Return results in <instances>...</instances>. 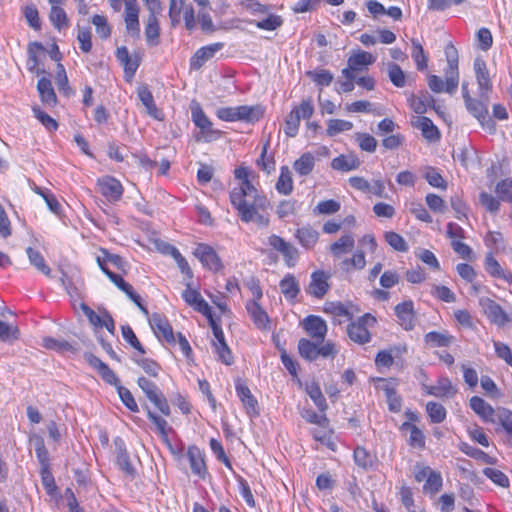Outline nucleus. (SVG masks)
<instances>
[{
  "mask_svg": "<svg viewBox=\"0 0 512 512\" xmlns=\"http://www.w3.org/2000/svg\"><path fill=\"white\" fill-rule=\"evenodd\" d=\"M246 189L233 188L229 198L231 205L237 211L240 219L245 222H255L259 226H267L269 217L267 210L270 202L255 186L245 184Z\"/></svg>",
  "mask_w": 512,
  "mask_h": 512,
  "instance_id": "obj_1",
  "label": "nucleus"
},
{
  "mask_svg": "<svg viewBox=\"0 0 512 512\" xmlns=\"http://www.w3.org/2000/svg\"><path fill=\"white\" fill-rule=\"evenodd\" d=\"M169 17L171 25L175 27L184 20L188 30H193L196 26L195 12L193 5L186 0H170Z\"/></svg>",
  "mask_w": 512,
  "mask_h": 512,
  "instance_id": "obj_2",
  "label": "nucleus"
},
{
  "mask_svg": "<svg viewBox=\"0 0 512 512\" xmlns=\"http://www.w3.org/2000/svg\"><path fill=\"white\" fill-rule=\"evenodd\" d=\"M445 55L447 59V67L444 70L445 92L452 95L456 92L459 84V58L457 49L452 44H448L445 48Z\"/></svg>",
  "mask_w": 512,
  "mask_h": 512,
  "instance_id": "obj_3",
  "label": "nucleus"
},
{
  "mask_svg": "<svg viewBox=\"0 0 512 512\" xmlns=\"http://www.w3.org/2000/svg\"><path fill=\"white\" fill-rule=\"evenodd\" d=\"M489 95L487 99L482 98H471L465 102L466 109L480 122L483 128H487L490 131L495 130V123L489 117L488 113Z\"/></svg>",
  "mask_w": 512,
  "mask_h": 512,
  "instance_id": "obj_4",
  "label": "nucleus"
},
{
  "mask_svg": "<svg viewBox=\"0 0 512 512\" xmlns=\"http://www.w3.org/2000/svg\"><path fill=\"white\" fill-rule=\"evenodd\" d=\"M375 322V317L370 314H365L357 322H353L348 325L347 333L349 338L358 344L368 343L371 339V335L366 325L369 323L374 324Z\"/></svg>",
  "mask_w": 512,
  "mask_h": 512,
  "instance_id": "obj_5",
  "label": "nucleus"
},
{
  "mask_svg": "<svg viewBox=\"0 0 512 512\" xmlns=\"http://www.w3.org/2000/svg\"><path fill=\"white\" fill-rule=\"evenodd\" d=\"M473 68L479 89L478 97L487 99V96L490 95L492 91V82L486 62L482 58L478 57L474 60Z\"/></svg>",
  "mask_w": 512,
  "mask_h": 512,
  "instance_id": "obj_6",
  "label": "nucleus"
},
{
  "mask_svg": "<svg viewBox=\"0 0 512 512\" xmlns=\"http://www.w3.org/2000/svg\"><path fill=\"white\" fill-rule=\"evenodd\" d=\"M194 255L211 271L218 272L223 268L222 261L213 247L208 244H198Z\"/></svg>",
  "mask_w": 512,
  "mask_h": 512,
  "instance_id": "obj_7",
  "label": "nucleus"
},
{
  "mask_svg": "<svg viewBox=\"0 0 512 512\" xmlns=\"http://www.w3.org/2000/svg\"><path fill=\"white\" fill-rule=\"evenodd\" d=\"M375 62L372 54L366 51H359L348 58V67L342 70V75L345 78L355 79V72L362 71L363 67L371 65Z\"/></svg>",
  "mask_w": 512,
  "mask_h": 512,
  "instance_id": "obj_8",
  "label": "nucleus"
},
{
  "mask_svg": "<svg viewBox=\"0 0 512 512\" xmlns=\"http://www.w3.org/2000/svg\"><path fill=\"white\" fill-rule=\"evenodd\" d=\"M268 244L283 255L288 267H293L295 265L299 254L297 248H295L290 242H287L282 237L273 234L268 238Z\"/></svg>",
  "mask_w": 512,
  "mask_h": 512,
  "instance_id": "obj_9",
  "label": "nucleus"
},
{
  "mask_svg": "<svg viewBox=\"0 0 512 512\" xmlns=\"http://www.w3.org/2000/svg\"><path fill=\"white\" fill-rule=\"evenodd\" d=\"M480 305L487 318L498 326H504L512 320L502 307L490 298H481Z\"/></svg>",
  "mask_w": 512,
  "mask_h": 512,
  "instance_id": "obj_10",
  "label": "nucleus"
},
{
  "mask_svg": "<svg viewBox=\"0 0 512 512\" xmlns=\"http://www.w3.org/2000/svg\"><path fill=\"white\" fill-rule=\"evenodd\" d=\"M149 323L159 339H164L169 344L175 343L173 329L165 316L159 313H153L149 317Z\"/></svg>",
  "mask_w": 512,
  "mask_h": 512,
  "instance_id": "obj_11",
  "label": "nucleus"
},
{
  "mask_svg": "<svg viewBox=\"0 0 512 512\" xmlns=\"http://www.w3.org/2000/svg\"><path fill=\"white\" fill-rule=\"evenodd\" d=\"M395 315L398 318V323L406 331H411L415 327L416 314L414 311V303L412 300H407L395 306Z\"/></svg>",
  "mask_w": 512,
  "mask_h": 512,
  "instance_id": "obj_12",
  "label": "nucleus"
},
{
  "mask_svg": "<svg viewBox=\"0 0 512 512\" xmlns=\"http://www.w3.org/2000/svg\"><path fill=\"white\" fill-rule=\"evenodd\" d=\"M308 335L317 342H323L327 333V324L319 316L309 315L302 322Z\"/></svg>",
  "mask_w": 512,
  "mask_h": 512,
  "instance_id": "obj_13",
  "label": "nucleus"
},
{
  "mask_svg": "<svg viewBox=\"0 0 512 512\" xmlns=\"http://www.w3.org/2000/svg\"><path fill=\"white\" fill-rule=\"evenodd\" d=\"M328 279L329 275L324 271L313 272L306 292L315 298H323L330 288Z\"/></svg>",
  "mask_w": 512,
  "mask_h": 512,
  "instance_id": "obj_14",
  "label": "nucleus"
},
{
  "mask_svg": "<svg viewBox=\"0 0 512 512\" xmlns=\"http://www.w3.org/2000/svg\"><path fill=\"white\" fill-rule=\"evenodd\" d=\"M100 193L109 201L116 202L120 200L123 193L121 183L113 177H103L98 180Z\"/></svg>",
  "mask_w": 512,
  "mask_h": 512,
  "instance_id": "obj_15",
  "label": "nucleus"
},
{
  "mask_svg": "<svg viewBox=\"0 0 512 512\" xmlns=\"http://www.w3.org/2000/svg\"><path fill=\"white\" fill-rule=\"evenodd\" d=\"M470 407L484 422L493 424L497 423L498 409L495 410L481 397H471Z\"/></svg>",
  "mask_w": 512,
  "mask_h": 512,
  "instance_id": "obj_16",
  "label": "nucleus"
},
{
  "mask_svg": "<svg viewBox=\"0 0 512 512\" xmlns=\"http://www.w3.org/2000/svg\"><path fill=\"white\" fill-rule=\"evenodd\" d=\"M182 297L185 302L188 305L193 306L196 311L200 312L207 318H211V307L197 290L190 287V284H187V288L183 291Z\"/></svg>",
  "mask_w": 512,
  "mask_h": 512,
  "instance_id": "obj_17",
  "label": "nucleus"
},
{
  "mask_svg": "<svg viewBox=\"0 0 512 512\" xmlns=\"http://www.w3.org/2000/svg\"><path fill=\"white\" fill-rule=\"evenodd\" d=\"M223 43H213L198 49L190 60V68L199 70L208 60H210L219 50L223 48Z\"/></svg>",
  "mask_w": 512,
  "mask_h": 512,
  "instance_id": "obj_18",
  "label": "nucleus"
},
{
  "mask_svg": "<svg viewBox=\"0 0 512 512\" xmlns=\"http://www.w3.org/2000/svg\"><path fill=\"white\" fill-rule=\"evenodd\" d=\"M114 444L116 449V462L118 467L125 473L126 476L134 478L136 470L130 462V458L125 448L124 441L121 438L117 437L114 440Z\"/></svg>",
  "mask_w": 512,
  "mask_h": 512,
  "instance_id": "obj_19",
  "label": "nucleus"
},
{
  "mask_svg": "<svg viewBox=\"0 0 512 512\" xmlns=\"http://www.w3.org/2000/svg\"><path fill=\"white\" fill-rule=\"evenodd\" d=\"M424 389L428 395H432L439 398H450L457 393L456 387L447 377L439 378L436 384L431 386H424Z\"/></svg>",
  "mask_w": 512,
  "mask_h": 512,
  "instance_id": "obj_20",
  "label": "nucleus"
},
{
  "mask_svg": "<svg viewBox=\"0 0 512 512\" xmlns=\"http://www.w3.org/2000/svg\"><path fill=\"white\" fill-rule=\"evenodd\" d=\"M236 392L241 402L243 403L247 414L250 416L258 415V402L252 395L250 389L244 383L238 381L236 383Z\"/></svg>",
  "mask_w": 512,
  "mask_h": 512,
  "instance_id": "obj_21",
  "label": "nucleus"
},
{
  "mask_svg": "<svg viewBox=\"0 0 512 512\" xmlns=\"http://www.w3.org/2000/svg\"><path fill=\"white\" fill-rule=\"evenodd\" d=\"M187 457L192 473L204 479L207 474V468L200 449L196 446H190L187 451Z\"/></svg>",
  "mask_w": 512,
  "mask_h": 512,
  "instance_id": "obj_22",
  "label": "nucleus"
},
{
  "mask_svg": "<svg viewBox=\"0 0 512 512\" xmlns=\"http://www.w3.org/2000/svg\"><path fill=\"white\" fill-rule=\"evenodd\" d=\"M246 309L251 317L253 323L259 329H267L269 327L270 319L266 311L255 300H250L246 304Z\"/></svg>",
  "mask_w": 512,
  "mask_h": 512,
  "instance_id": "obj_23",
  "label": "nucleus"
},
{
  "mask_svg": "<svg viewBox=\"0 0 512 512\" xmlns=\"http://www.w3.org/2000/svg\"><path fill=\"white\" fill-rule=\"evenodd\" d=\"M137 94L140 101L145 106L147 114L153 117L154 119L161 120L162 113L157 108L154 102V97L149 88L146 85H141L137 89Z\"/></svg>",
  "mask_w": 512,
  "mask_h": 512,
  "instance_id": "obj_24",
  "label": "nucleus"
},
{
  "mask_svg": "<svg viewBox=\"0 0 512 512\" xmlns=\"http://www.w3.org/2000/svg\"><path fill=\"white\" fill-rule=\"evenodd\" d=\"M116 58L124 66L125 74L130 77L134 76L140 64L139 58L137 56L132 57L125 46L117 48Z\"/></svg>",
  "mask_w": 512,
  "mask_h": 512,
  "instance_id": "obj_25",
  "label": "nucleus"
},
{
  "mask_svg": "<svg viewBox=\"0 0 512 512\" xmlns=\"http://www.w3.org/2000/svg\"><path fill=\"white\" fill-rule=\"evenodd\" d=\"M454 341V336L449 334L447 331H431L424 336V342L430 348L449 347Z\"/></svg>",
  "mask_w": 512,
  "mask_h": 512,
  "instance_id": "obj_26",
  "label": "nucleus"
},
{
  "mask_svg": "<svg viewBox=\"0 0 512 512\" xmlns=\"http://www.w3.org/2000/svg\"><path fill=\"white\" fill-rule=\"evenodd\" d=\"M37 90L39 92L41 101L48 106H55L57 103V96L52 87L50 79L42 77L37 83Z\"/></svg>",
  "mask_w": 512,
  "mask_h": 512,
  "instance_id": "obj_27",
  "label": "nucleus"
},
{
  "mask_svg": "<svg viewBox=\"0 0 512 512\" xmlns=\"http://www.w3.org/2000/svg\"><path fill=\"white\" fill-rule=\"evenodd\" d=\"M355 246V239L352 234L342 235L337 241L330 245V252L335 258L352 251Z\"/></svg>",
  "mask_w": 512,
  "mask_h": 512,
  "instance_id": "obj_28",
  "label": "nucleus"
},
{
  "mask_svg": "<svg viewBox=\"0 0 512 512\" xmlns=\"http://www.w3.org/2000/svg\"><path fill=\"white\" fill-rule=\"evenodd\" d=\"M361 162L354 154L340 155L331 161V167L338 171H351L358 169Z\"/></svg>",
  "mask_w": 512,
  "mask_h": 512,
  "instance_id": "obj_29",
  "label": "nucleus"
},
{
  "mask_svg": "<svg viewBox=\"0 0 512 512\" xmlns=\"http://www.w3.org/2000/svg\"><path fill=\"white\" fill-rule=\"evenodd\" d=\"M434 98L426 91L420 92L418 96L412 95L410 98V106L417 114H424L428 107L434 106Z\"/></svg>",
  "mask_w": 512,
  "mask_h": 512,
  "instance_id": "obj_30",
  "label": "nucleus"
},
{
  "mask_svg": "<svg viewBox=\"0 0 512 512\" xmlns=\"http://www.w3.org/2000/svg\"><path fill=\"white\" fill-rule=\"evenodd\" d=\"M235 110L237 121L255 122L263 115V110L260 106L241 105L235 107Z\"/></svg>",
  "mask_w": 512,
  "mask_h": 512,
  "instance_id": "obj_31",
  "label": "nucleus"
},
{
  "mask_svg": "<svg viewBox=\"0 0 512 512\" xmlns=\"http://www.w3.org/2000/svg\"><path fill=\"white\" fill-rule=\"evenodd\" d=\"M275 188L282 195H290L293 191L292 173L288 166H282Z\"/></svg>",
  "mask_w": 512,
  "mask_h": 512,
  "instance_id": "obj_32",
  "label": "nucleus"
},
{
  "mask_svg": "<svg viewBox=\"0 0 512 512\" xmlns=\"http://www.w3.org/2000/svg\"><path fill=\"white\" fill-rule=\"evenodd\" d=\"M322 342H313L311 340L301 338L298 342V351L301 357L308 361H314L319 357V344Z\"/></svg>",
  "mask_w": 512,
  "mask_h": 512,
  "instance_id": "obj_33",
  "label": "nucleus"
},
{
  "mask_svg": "<svg viewBox=\"0 0 512 512\" xmlns=\"http://www.w3.org/2000/svg\"><path fill=\"white\" fill-rule=\"evenodd\" d=\"M416 126L421 130L422 135L429 141H436L440 138L439 130L430 118L425 116L418 117Z\"/></svg>",
  "mask_w": 512,
  "mask_h": 512,
  "instance_id": "obj_34",
  "label": "nucleus"
},
{
  "mask_svg": "<svg viewBox=\"0 0 512 512\" xmlns=\"http://www.w3.org/2000/svg\"><path fill=\"white\" fill-rule=\"evenodd\" d=\"M295 237L303 247L310 249L317 243L319 233L312 227H302L296 230Z\"/></svg>",
  "mask_w": 512,
  "mask_h": 512,
  "instance_id": "obj_35",
  "label": "nucleus"
},
{
  "mask_svg": "<svg viewBox=\"0 0 512 512\" xmlns=\"http://www.w3.org/2000/svg\"><path fill=\"white\" fill-rule=\"evenodd\" d=\"M282 294L287 299H295L299 292L300 286L294 275L287 274L279 283Z\"/></svg>",
  "mask_w": 512,
  "mask_h": 512,
  "instance_id": "obj_36",
  "label": "nucleus"
},
{
  "mask_svg": "<svg viewBox=\"0 0 512 512\" xmlns=\"http://www.w3.org/2000/svg\"><path fill=\"white\" fill-rule=\"evenodd\" d=\"M314 165H315L314 156L311 153L307 152V153L302 154L300 156V158H298L294 162L293 168L296 171V173H298L299 175L306 176V175H309L313 171Z\"/></svg>",
  "mask_w": 512,
  "mask_h": 512,
  "instance_id": "obj_37",
  "label": "nucleus"
},
{
  "mask_svg": "<svg viewBox=\"0 0 512 512\" xmlns=\"http://www.w3.org/2000/svg\"><path fill=\"white\" fill-rule=\"evenodd\" d=\"M192 120L194 124L200 128L203 132H210L212 128V122L205 115L203 109L199 104H195L191 107Z\"/></svg>",
  "mask_w": 512,
  "mask_h": 512,
  "instance_id": "obj_38",
  "label": "nucleus"
},
{
  "mask_svg": "<svg viewBox=\"0 0 512 512\" xmlns=\"http://www.w3.org/2000/svg\"><path fill=\"white\" fill-rule=\"evenodd\" d=\"M27 256L29 258L30 263L44 275L49 276L51 273L50 267L46 264L43 256L37 250H34L31 247L26 249Z\"/></svg>",
  "mask_w": 512,
  "mask_h": 512,
  "instance_id": "obj_39",
  "label": "nucleus"
},
{
  "mask_svg": "<svg viewBox=\"0 0 512 512\" xmlns=\"http://www.w3.org/2000/svg\"><path fill=\"white\" fill-rule=\"evenodd\" d=\"M412 52L411 56L416 63V67L419 71H423L427 68L428 58L424 52L421 43L417 39H412Z\"/></svg>",
  "mask_w": 512,
  "mask_h": 512,
  "instance_id": "obj_40",
  "label": "nucleus"
},
{
  "mask_svg": "<svg viewBox=\"0 0 512 512\" xmlns=\"http://www.w3.org/2000/svg\"><path fill=\"white\" fill-rule=\"evenodd\" d=\"M402 429H410L409 445L415 448L422 449L425 447V436L423 432L415 425L404 422Z\"/></svg>",
  "mask_w": 512,
  "mask_h": 512,
  "instance_id": "obj_41",
  "label": "nucleus"
},
{
  "mask_svg": "<svg viewBox=\"0 0 512 512\" xmlns=\"http://www.w3.org/2000/svg\"><path fill=\"white\" fill-rule=\"evenodd\" d=\"M159 23L157 17L149 15L145 27V36L148 44L157 45L159 38Z\"/></svg>",
  "mask_w": 512,
  "mask_h": 512,
  "instance_id": "obj_42",
  "label": "nucleus"
},
{
  "mask_svg": "<svg viewBox=\"0 0 512 512\" xmlns=\"http://www.w3.org/2000/svg\"><path fill=\"white\" fill-rule=\"evenodd\" d=\"M460 450L465 453L466 455L476 459V460H479V461H482L486 464H495L496 463V459L489 456L487 453H485L484 451L476 448V447H473V446H470L466 443H462L461 446H460Z\"/></svg>",
  "mask_w": 512,
  "mask_h": 512,
  "instance_id": "obj_43",
  "label": "nucleus"
},
{
  "mask_svg": "<svg viewBox=\"0 0 512 512\" xmlns=\"http://www.w3.org/2000/svg\"><path fill=\"white\" fill-rule=\"evenodd\" d=\"M426 412L432 423H442L446 418L445 407L437 402H428L426 404Z\"/></svg>",
  "mask_w": 512,
  "mask_h": 512,
  "instance_id": "obj_44",
  "label": "nucleus"
},
{
  "mask_svg": "<svg viewBox=\"0 0 512 512\" xmlns=\"http://www.w3.org/2000/svg\"><path fill=\"white\" fill-rule=\"evenodd\" d=\"M49 19L53 26L58 30L68 26L67 14L61 6L51 7Z\"/></svg>",
  "mask_w": 512,
  "mask_h": 512,
  "instance_id": "obj_45",
  "label": "nucleus"
},
{
  "mask_svg": "<svg viewBox=\"0 0 512 512\" xmlns=\"http://www.w3.org/2000/svg\"><path fill=\"white\" fill-rule=\"evenodd\" d=\"M353 128V123L342 119H330L327 123L326 133L333 137L341 132L349 131Z\"/></svg>",
  "mask_w": 512,
  "mask_h": 512,
  "instance_id": "obj_46",
  "label": "nucleus"
},
{
  "mask_svg": "<svg viewBox=\"0 0 512 512\" xmlns=\"http://www.w3.org/2000/svg\"><path fill=\"white\" fill-rule=\"evenodd\" d=\"M44 48L42 46L41 43H38V42H34V43H31L28 47V65H29V70L31 72H34L36 73L37 75L41 74V73H45L44 70H40L38 68V58H37V52L38 51H42Z\"/></svg>",
  "mask_w": 512,
  "mask_h": 512,
  "instance_id": "obj_47",
  "label": "nucleus"
},
{
  "mask_svg": "<svg viewBox=\"0 0 512 512\" xmlns=\"http://www.w3.org/2000/svg\"><path fill=\"white\" fill-rule=\"evenodd\" d=\"M43 346L47 349L54 350L57 352H74L73 346L68 341L63 339L45 337L43 338Z\"/></svg>",
  "mask_w": 512,
  "mask_h": 512,
  "instance_id": "obj_48",
  "label": "nucleus"
},
{
  "mask_svg": "<svg viewBox=\"0 0 512 512\" xmlns=\"http://www.w3.org/2000/svg\"><path fill=\"white\" fill-rule=\"evenodd\" d=\"M423 176L432 187L440 188L443 190L447 188L446 181L434 167H426Z\"/></svg>",
  "mask_w": 512,
  "mask_h": 512,
  "instance_id": "obj_49",
  "label": "nucleus"
},
{
  "mask_svg": "<svg viewBox=\"0 0 512 512\" xmlns=\"http://www.w3.org/2000/svg\"><path fill=\"white\" fill-rule=\"evenodd\" d=\"M385 241L396 251L407 252L408 244L405 239L398 233L393 231L385 232Z\"/></svg>",
  "mask_w": 512,
  "mask_h": 512,
  "instance_id": "obj_50",
  "label": "nucleus"
},
{
  "mask_svg": "<svg viewBox=\"0 0 512 512\" xmlns=\"http://www.w3.org/2000/svg\"><path fill=\"white\" fill-rule=\"evenodd\" d=\"M388 77L390 81L398 88L405 86V73L396 63H388Z\"/></svg>",
  "mask_w": 512,
  "mask_h": 512,
  "instance_id": "obj_51",
  "label": "nucleus"
},
{
  "mask_svg": "<svg viewBox=\"0 0 512 512\" xmlns=\"http://www.w3.org/2000/svg\"><path fill=\"white\" fill-rule=\"evenodd\" d=\"M101 253L103 254V257L98 256L97 259H100L101 262L103 261V266H106V263H111L116 269L121 270L125 272L127 263L122 259L121 256L117 254L109 253L108 250L102 248Z\"/></svg>",
  "mask_w": 512,
  "mask_h": 512,
  "instance_id": "obj_52",
  "label": "nucleus"
},
{
  "mask_svg": "<svg viewBox=\"0 0 512 512\" xmlns=\"http://www.w3.org/2000/svg\"><path fill=\"white\" fill-rule=\"evenodd\" d=\"M324 312L335 317H346L347 319L352 318V314L341 302H326L324 305Z\"/></svg>",
  "mask_w": 512,
  "mask_h": 512,
  "instance_id": "obj_53",
  "label": "nucleus"
},
{
  "mask_svg": "<svg viewBox=\"0 0 512 512\" xmlns=\"http://www.w3.org/2000/svg\"><path fill=\"white\" fill-rule=\"evenodd\" d=\"M55 82L59 91L63 92L64 95L69 96L72 93V90L69 87L68 77L65 68L61 63L57 64Z\"/></svg>",
  "mask_w": 512,
  "mask_h": 512,
  "instance_id": "obj_54",
  "label": "nucleus"
},
{
  "mask_svg": "<svg viewBox=\"0 0 512 512\" xmlns=\"http://www.w3.org/2000/svg\"><path fill=\"white\" fill-rule=\"evenodd\" d=\"M443 480L442 476L439 472L432 471L431 474L426 479V482L423 486V490L430 494H436L442 488Z\"/></svg>",
  "mask_w": 512,
  "mask_h": 512,
  "instance_id": "obj_55",
  "label": "nucleus"
},
{
  "mask_svg": "<svg viewBox=\"0 0 512 512\" xmlns=\"http://www.w3.org/2000/svg\"><path fill=\"white\" fill-rule=\"evenodd\" d=\"M485 269L493 277L503 279L506 277V272L502 269L499 262L493 257L491 253L486 255Z\"/></svg>",
  "mask_w": 512,
  "mask_h": 512,
  "instance_id": "obj_56",
  "label": "nucleus"
},
{
  "mask_svg": "<svg viewBox=\"0 0 512 512\" xmlns=\"http://www.w3.org/2000/svg\"><path fill=\"white\" fill-rule=\"evenodd\" d=\"M495 192L500 200L512 202V179L507 178L497 183Z\"/></svg>",
  "mask_w": 512,
  "mask_h": 512,
  "instance_id": "obj_57",
  "label": "nucleus"
},
{
  "mask_svg": "<svg viewBox=\"0 0 512 512\" xmlns=\"http://www.w3.org/2000/svg\"><path fill=\"white\" fill-rule=\"evenodd\" d=\"M307 393L321 412L326 410V399L323 396L321 389L317 384H311L310 386H308Z\"/></svg>",
  "mask_w": 512,
  "mask_h": 512,
  "instance_id": "obj_58",
  "label": "nucleus"
},
{
  "mask_svg": "<svg viewBox=\"0 0 512 512\" xmlns=\"http://www.w3.org/2000/svg\"><path fill=\"white\" fill-rule=\"evenodd\" d=\"M356 140L358 141L361 150L373 153L377 148V140L368 133H356Z\"/></svg>",
  "mask_w": 512,
  "mask_h": 512,
  "instance_id": "obj_59",
  "label": "nucleus"
},
{
  "mask_svg": "<svg viewBox=\"0 0 512 512\" xmlns=\"http://www.w3.org/2000/svg\"><path fill=\"white\" fill-rule=\"evenodd\" d=\"M307 76L310 77L317 85L329 86L333 81V74L325 69L319 71H308Z\"/></svg>",
  "mask_w": 512,
  "mask_h": 512,
  "instance_id": "obj_60",
  "label": "nucleus"
},
{
  "mask_svg": "<svg viewBox=\"0 0 512 512\" xmlns=\"http://www.w3.org/2000/svg\"><path fill=\"white\" fill-rule=\"evenodd\" d=\"M300 116L297 111H291L285 121V134L288 137L296 136L300 126Z\"/></svg>",
  "mask_w": 512,
  "mask_h": 512,
  "instance_id": "obj_61",
  "label": "nucleus"
},
{
  "mask_svg": "<svg viewBox=\"0 0 512 512\" xmlns=\"http://www.w3.org/2000/svg\"><path fill=\"white\" fill-rule=\"evenodd\" d=\"M135 363L140 366L149 376L157 377L161 366L149 358H134Z\"/></svg>",
  "mask_w": 512,
  "mask_h": 512,
  "instance_id": "obj_62",
  "label": "nucleus"
},
{
  "mask_svg": "<svg viewBox=\"0 0 512 512\" xmlns=\"http://www.w3.org/2000/svg\"><path fill=\"white\" fill-rule=\"evenodd\" d=\"M483 474L489 478L492 482L495 484L501 486V487H508L509 486V479L508 477L500 470L495 468H485L483 470Z\"/></svg>",
  "mask_w": 512,
  "mask_h": 512,
  "instance_id": "obj_63",
  "label": "nucleus"
},
{
  "mask_svg": "<svg viewBox=\"0 0 512 512\" xmlns=\"http://www.w3.org/2000/svg\"><path fill=\"white\" fill-rule=\"evenodd\" d=\"M497 422L512 437V411L506 408H498Z\"/></svg>",
  "mask_w": 512,
  "mask_h": 512,
  "instance_id": "obj_64",
  "label": "nucleus"
}]
</instances>
